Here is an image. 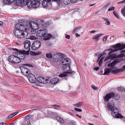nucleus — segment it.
<instances>
[{"instance_id":"nucleus-1","label":"nucleus","mask_w":125,"mask_h":125,"mask_svg":"<svg viewBox=\"0 0 125 125\" xmlns=\"http://www.w3.org/2000/svg\"><path fill=\"white\" fill-rule=\"evenodd\" d=\"M118 61L116 60L108 64V66L110 67L108 68H107L105 70L104 75H107L110 72L113 73H118L123 71V69H117L115 67H114Z\"/></svg>"},{"instance_id":"nucleus-2","label":"nucleus","mask_w":125,"mask_h":125,"mask_svg":"<svg viewBox=\"0 0 125 125\" xmlns=\"http://www.w3.org/2000/svg\"><path fill=\"white\" fill-rule=\"evenodd\" d=\"M107 106L108 108L112 111V114L114 117L116 118H123V117L118 113V109L115 107L113 102L108 103Z\"/></svg>"},{"instance_id":"nucleus-3","label":"nucleus","mask_w":125,"mask_h":125,"mask_svg":"<svg viewBox=\"0 0 125 125\" xmlns=\"http://www.w3.org/2000/svg\"><path fill=\"white\" fill-rule=\"evenodd\" d=\"M62 68L63 70L66 71H67L59 74V76L60 77H66L68 76V74L72 75V74L74 73V72L70 70V65L68 63H66V64L63 65Z\"/></svg>"},{"instance_id":"nucleus-4","label":"nucleus","mask_w":125,"mask_h":125,"mask_svg":"<svg viewBox=\"0 0 125 125\" xmlns=\"http://www.w3.org/2000/svg\"><path fill=\"white\" fill-rule=\"evenodd\" d=\"M21 24L18 23L15 26V29L17 30L14 31L13 32V34L19 38H22L26 37L27 35L26 34H24L22 31L20 32V31Z\"/></svg>"},{"instance_id":"nucleus-5","label":"nucleus","mask_w":125,"mask_h":125,"mask_svg":"<svg viewBox=\"0 0 125 125\" xmlns=\"http://www.w3.org/2000/svg\"><path fill=\"white\" fill-rule=\"evenodd\" d=\"M8 60L10 62L15 63H19L21 62V60L18 57L16 53L15 55H14L10 56L9 57Z\"/></svg>"},{"instance_id":"nucleus-6","label":"nucleus","mask_w":125,"mask_h":125,"mask_svg":"<svg viewBox=\"0 0 125 125\" xmlns=\"http://www.w3.org/2000/svg\"><path fill=\"white\" fill-rule=\"evenodd\" d=\"M29 1L28 3V6L29 9L31 8H36L39 6L40 4V2L34 1V2H32L31 0H28Z\"/></svg>"},{"instance_id":"nucleus-7","label":"nucleus","mask_w":125,"mask_h":125,"mask_svg":"<svg viewBox=\"0 0 125 125\" xmlns=\"http://www.w3.org/2000/svg\"><path fill=\"white\" fill-rule=\"evenodd\" d=\"M20 31H22V32H23L24 34L26 33L27 34L26 31H27L29 30V27L28 24H27L26 23H21V27Z\"/></svg>"},{"instance_id":"nucleus-8","label":"nucleus","mask_w":125,"mask_h":125,"mask_svg":"<svg viewBox=\"0 0 125 125\" xmlns=\"http://www.w3.org/2000/svg\"><path fill=\"white\" fill-rule=\"evenodd\" d=\"M13 50L16 51L15 53L20 60L21 59H23L24 58L25 55L23 53L22 51L19 50L18 49H14Z\"/></svg>"},{"instance_id":"nucleus-9","label":"nucleus","mask_w":125,"mask_h":125,"mask_svg":"<svg viewBox=\"0 0 125 125\" xmlns=\"http://www.w3.org/2000/svg\"><path fill=\"white\" fill-rule=\"evenodd\" d=\"M40 42L37 41H34L32 44L31 48L33 50H36L38 49L41 45Z\"/></svg>"},{"instance_id":"nucleus-10","label":"nucleus","mask_w":125,"mask_h":125,"mask_svg":"<svg viewBox=\"0 0 125 125\" xmlns=\"http://www.w3.org/2000/svg\"><path fill=\"white\" fill-rule=\"evenodd\" d=\"M117 96L114 93H110L107 94L105 97L104 100L106 101H108L112 97L114 99H116Z\"/></svg>"},{"instance_id":"nucleus-11","label":"nucleus","mask_w":125,"mask_h":125,"mask_svg":"<svg viewBox=\"0 0 125 125\" xmlns=\"http://www.w3.org/2000/svg\"><path fill=\"white\" fill-rule=\"evenodd\" d=\"M28 0H16V5L25 6L27 4L28 5Z\"/></svg>"},{"instance_id":"nucleus-12","label":"nucleus","mask_w":125,"mask_h":125,"mask_svg":"<svg viewBox=\"0 0 125 125\" xmlns=\"http://www.w3.org/2000/svg\"><path fill=\"white\" fill-rule=\"evenodd\" d=\"M20 69L22 73L25 76H27L29 74L31 73L29 70L25 67L21 66Z\"/></svg>"},{"instance_id":"nucleus-13","label":"nucleus","mask_w":125,"mask_h":125,"mask_svg":"<svg viewBox=\"0 0 125 125\" xmlns=\"http://www.w3.org/2000/svg\"><path fill=\"white\" fill-rule=\"evenodd\" d=\"M47 33V31L46 29L40 30L37 31V36L38 37H42L45 35Z\"/></svg>"},{"instance_id":"nucleus-14","label":"nucleus","mask_w":125,"mask_h":125,"mask_svg":"<svg viewBox=\"0 0 125 125\" xmlns=\"http://www.w3.org/2000/svg\"><path fill=\"white\" fill-rule=\"evenodd\" d=\"M29 81L31 83H35L36 81V78L34 75L31 73H30L27 76Z\"/></svg>"},{"instance_id":"nucleus-15","label":"nucleus","mask_w":125,"mask_h":125,"mask_svg":"<svg viewBox=\"0 0 125 125\" xmlns=\"http://www.w3.org/2000/svg\"><path fill=\"white\" fill-rule=\"evenodd\" d=\"M116 58V54H111L106 57L104 61L107 62H110L112 60L115 59Z\"/></svg>"},{"instance_id":"nucleus-16","label":"nucleus","mask_w":125,"mask_h":125,"mask_svg":"<svg viewBox=\"0 0 125 125\" xmlns=\"http://www.w3.org/2000/svg\"><path fill=\"white\" fill-rule=\"evenodd\" d=\"M25 48L29 50H30L31 47V42L30 41L27 40L25 41L24 43Z\"/></svg>"},{"instance_id":"nucleus-17","label":"nucleus","mask_w":125,"mask_h":125,"mask_svg":"<svg viewBox=\"0 0 125 125\" xmlns=\"http://www.w3.org/2000/svg\"><path fill=\"white\" fill-rule=\"evenodd\" d=\"M31 27L32 29L35 30H38L39 28L38 25L34 22L31 23Z\"/></svg>"},{"instance_id":"nucleus-18","label":"nucleus","mask_w":125,"mask_h":125,"mask_svg":"<svg viewBox=\"0 0 125 125\" xmlns=\"http://www.w3.org/2000/svg\"><path fill=\"white\" fill-rule=\"evenodd\" d=\"M114 46L116 48L118 49V51L119 50H121L124 49L125 48V44L118 43Z\"/></svg>"},{"instance_id":"nucleus-19","label":"nucleus","mask_w":125,"mask_h":125,"mask_svg":"<svg viewBox=\"0 0 125 125\" xmlns=\"http://www.w3.org/2000/svg\"><path fill=\"white\" fill-rule=\"evenodd\" d=\"M47 79H46L43 77H39L37 78L38 81L41 83L46 84L47 83Z\"/></svg>"},{"instance_id":"nucleus-20","label":"nucleus","mask_w":125,"mask_h":125,"mask_svg":"<svg viewBox=\"0 0 125 125\" xmlns=\"http://www.w3.org/2000/svg\"><path fill=\"white\" fill-rule=\"evenodd\" d=\"M59 80V78L57 77H55L50 80V82L52 84H54L57 83Z\"/></svg>"},{"instance_id":"nucleus-21","label":"nucleus","mask_w":125,"mask_h":125,"mask_svg":"<svg viewBox=\"0 0 125 125\" xmlns=\"http://www.w3.org/2000/svg\"><path fill=\"white\" fill-rule=\"evenodd\" d=\"M70 59L68 58H63L60 61V63L61 64L64 65L65 63H68Z\"/></svg>"},{"instance_id":"nucleus-22","label":"nucleus","mask_w":125,"mask_h":125,"mask_svg":"<svg viewBox=\"0 0 125 125\" xmlns=\"http://www.w3.org/2000/svg\"><path fill=\"white\" fill-rule=\"evenodd\" d=\"M62 2L65 4L68 5L70 3L71 0H62ZM72 0L74 2H76V0Z\"/></svg>"},{"instance_id":"nucleus-23","label":"nucleus","mask_w":125,"mask_h":125,"mask_svg":"<svg viewBox=\"0 0 125 125\" xmlns=\"http://www.w3.org/2000/svg\"><path fill=\"white\" fill-rule=\"evenodd\" d=\"M62 53H58L54 55V56H56V58H55V60L57 61H58V60H59L61 58V55Z\"/></svg>"},{"instance_id":"nucleus-24","label":"nucleus","mask_w":125,"mask_h":125,"mask_svg":"<svg viewBox=\"0 0 125 125\" xmlns=\"http://www.w3.org/2000/svg\"><path fill=\"white\" fill-rule=\"evenodd\" d=\"M56 119L58 121L61 123L63 124L64 122V121L59 116H57Z\"/></svg>"},{"instance_id":"nucleus-25","label":"nucleus","mask_w":125,"mask_h":125,"mask_svg":"<svg viewBox=\"0 0 125 125\" xmlns=\"http://www.w3.org/2000/svg\"><path fill=\"white\" fill-rule=\"evenodd\" d=\"M52 38V35L48 34L44 37L43 39L44 40H47L51 39Z\"/></svg>"},{"instance_id":"nucleus-26","label":"nucleus","mask_w":125,"mask_h":125,"mask_svg":"<svg viewBox=\"0 0 125 125\" xmlns=\"http://www.w3.org/2000/svg\"><path fill=\"white\" fill-rule=\"evenodd\" d=\"M83 104V103L82 102H80L73 104V105L75 107L79 108L82 106Z\"/></svg>"},{"instance_id":"nucleus-27","label":"nucleus","mask_w":125,"mask_h":125,"mask_svg":"<svg viewBox=\"0 0 125 125\" xmlns=\"http://www.w3.org/2000/svg\"><path fill=\"white\" fill-rule=\"evenodd\" d=\"M103 35V34H99L96 35L94 36V37L93 38V39L96 40H99V37Z\"/></svg>"},{"instance_id":"nucleus-28","label":"nucleus","mask_w":125,"mask_h":125,"mask_svg":"<svg viewBox=\"0 0 125 125\" xmlns=\"http://www.w3.org/2000/svg\"><path fill=\"white\" fill-rule=\"evenodd\" d=\"M15 0H3V2L5 4H10Z\"/></svg>"},{"instance_id":"nucleus-29","label":"nucleus","mask_w":125,"mask_h":125,"mask_svg":"<svg viewBox=\"0 0 125 125\" xmlns=\"http://www.w3.org/2000/svg\"><path fill=\"white\" fill-rule=\"evenodd\" d=\"M81 26H80L76 27L73 31V33H74L75 32H78L79 30L81 28Z\"/></svg>"},{"instance_id":"nucleus-30","label":"nucleus","mask_w":125,"mask_h":125,"mask_svg":"<svg viewBox=\"0 0 125 125\" xmlns=\"http://www.w3.org/2000/svg\"><path fill=\"white\" fill-rule=\"evenodd\" d=\"M115 48L114 49H112L110 51L109 53L108 54H111V53L113 52H115L118 51V49H117L114 46Z\"/></svg>"},{"instance_id":"nucleus-31","label":"nucleus","mask_w":125,"mask_h":125,"mask_svg":"<svg viewBox=\"0 0 125 125\" xmlns=\"http://www.w3.org/2000/svg\"><path fill=\"white\" fill-rule=\"evenodd\" d=\"M18 113H17V112H15L10 115L8 116V118L10 119L16 115Z\"/></svg>"},{"instance_id":"nucleus-32","label":"nucleus","mask_w":125,"mask_h":125,"mask_svg":"<svg viewBox=\"0 0 125 125\" xmlns=\"http://www.w3.org/2000/svg\"><path fill=\"white\" fill-rule=\"evenodd\" d=\"M121 13L125 17V6L123 9H121Z\"/></svg>"},{"instance_id":"nucleus-33","label":"nucleus","mask_w":125,"mask_h":125,"mask_svg":"<svg viewBox=\"0 0 125 125\" xmlns=\"http://www.w3.org/2000/svg\"><path fill=\"white\" fill-rule=\"evenodd\" d=\"M47 57L49 58H52V55L51 53H47L46 54Z\"/></svg>"},{"instance_id":"nucleus-34","label":"nucleus","mask_w":125,"mask_h":125,"mask_svg":"<svg viewBox=\"0 0 125 125\" xmlns=\"http://www.w3.org/2000/svg\"><path fill=\"white\" fill-rule=\"evenodd\" d=\"M42 4L44 7H46L47 5V2L46 0H44L42 1Z\"/></svg>"},{"instance_id":"nucleus-35","label":"nucleus","mask_w":125,"mask_h":125,"mask_svg":"<svg viewBox=\"0 0 125 125\" xmlns=\"http://www.w3.org/2000/svg\"><path fill=\"white\" fill-rule=\"evenodd\" d=\"M113 14L118 19H119V16L117 13L115 11H114L113 12Z\"/></svg>"},{"instance_id":"nucleus-36","label":"nucleus","mask_w":125,"mask_h":125,"mask_svg":"<svg viewBox=\"0 0 125 125\" xmlns=\"http://www.w3.org/2000/svg\"><path fill=\"white\" fill-rule=\"evenodd\" d=\"M104 59V58L103 57H102L100 59L99 62V66H101L102 63V62L103 60Z\"/></svg>"},{"instance_id":"nucleus-37","label":"nucleus","mask_w":125,"mask_h":125,"mask_svg":"<svg viewBox=\"0 0 125 125\" xmlns=\"http://www.w3.org/2000/svg\"><path fill=\"white\" fill-rule=\"evenodd\" d=\"M54 108L57 109L60 108V107L58 105H55L53 106Z\"/></svg>"},{"instance_id":"nucleus-38","label":"nucleus","mask_w":125,"mask_h":125,"mask_svg":"<svg viewBox=\"0 0 125 125\" xmlns=\"http://www.w3.org/2000/svg\"><path fill=\"white\" fill-rule=\"evenodd\" d=\"M30 50H28L27 51H22L23 53H24V54L25 55V54H26L27 55H28L29 54V52Z\"/></svg>"},{"instance_id":"nucleus-39","label":"nucleus","mask_w":125,"mask_h":125,"mask_svg":"<svg viewBox=\"0 0 125 125\" xmlns=\"http://www.w3.org/2000/svg\"><path fill=\"white\" fill-rule=\"evenodd\" d=\"M75 110L78 112H81L82 111V110L81 109H78L76 108H74Z\"/></svg>"},{"instance_id":"nucleus-40","label":"nucleus","mask_w":125,"mask_h":125,"mask_svg":"<svg viewBox=\"0 0 125 125\" xmlns=\"http://www.w3.org/2000/svg\"><path fill=\"white\" fill-rule=\"evenodd\" d=\"M41 108L40 107H34L31 108V109L32 110H36L37 109H40Z\"/></svg>"},{"instance_id":"nucleus-41","label":"nucleus","mask_w":125,"mask_h":125,"mask_svg":"<svg viewBox=\"0 0 125 125\" xmlns=\"http://www.w3.org/2000/svg\"><path fill=\"white\" fill-rule=\"evenodd\" d=\"M91 87L93 89H94V90H95L96 89H97L98 88L97 87H96L95 86H94V85H93L91 86Z\"/></svg>"},{"instance_id":"nucleus-42","label":"nucleus","mask_w":125,"mask_h":125,"mask_svg":"<svg viewBox=\"0 0 125 125\" xmlns=\"http://www.w3.org/2000/svg\"><path fill=\"white\" fill-rule=\"evenodd\" d=\"M125 3V0H123L121 1H120L118 2V4H120L122 3L124 4Z\"/></svg>"},{"instance_id":"nucleus-43","label":"nucleus","mask_w":125,"mask_h":125,"mask_svg":"<svg viewBox=\"0 0 125 125\" xmlns=\"http://www.w3.org/2000/svg\"><path fill=\"white\" fill-rule=\"evenodd\" d=\"M26 123L27 125H31V124L30 120L27 121Z\"/></svg>"},{"instance_id":"nucleus-44","label":"nucleus","mask_w":125,"mask_h":125,"mask_svg":"<svg viewBox=\"0 0 125 125\" xmlns=\"http://www.w3.org/2000/svg\"><path fill=\"white\" fill-rule=\"evenodd\" d=\"M107 36H106L104 37L103 39V42H104L106 41L107 39Z\"/></svg>"},{"instance_id":"nucleus-45","label":"nucleus","mask_w":125,"mask_h":125,"mask_svg":"<svg viewBox=\"0 0 125 125\" xmlns=\"http://www.w3.org/2000/svg\"><path fill=\"white\" fill-rule=\"evenodd\" d=\"M115 7L114 6L112 7L111 8L109 9H108V11H110V10H114L115 9Z\"/></svg>"},{"instance_id":"nucleus-46","label":"nucleus","mask_w":125,"mask_h":125,"mask_svg":"<svg viewBox=\"0 0 125 125\" xmlns=\"http://www.w3.org/2000/svg\"><path fill=\"white\" fill-rule=\"evenodd\" d=\"M105 23L106 24L109 25L110 24V22L109 20H108V21H107L105 22Z\"/></svg>"},{"instance_id":"nucleus-47","label":"nucleus","mask_w":125,"mask_h":125,"mask_svg":"<svg viewBox=\"0 0 125 125\" xmlns=\"http://www.w3.org/2000/svg\"><path fill=\"white\" fill-rule=\"evenodd\" d=\"M65 37L66 38L68 39H69L70 38V36L66 34Z\"/></svg>"},{"instance_id":"nucleus-48","label":"nucleus","mask_w":125,"mask_h":125,"mask_svg":"<svg viewBox=\"0 0 125 125\" xmlns=\"http://www.w3.org/2000/svg\"><path fill=\"white\" fill-rule=\"evenodd\" d=\"M0 125H8L6 123L3 122L0 123Z\"/></svg>"},{"instance_id":"nucleus-49","label":"nucleus","mask_w":125,"mask_h":125,"mask_svg":"<svg viewBox=\"0 0 125 125\" xmlns=\"http://www.w3.org/2000/svg\"><path fill=\"white\" fill-rule=\"evenodd\" d=\"M103 19L106 22L107 21H108V20L107 19V18H105V17H103Z\"/></svg>"},{"instance_id":"nucleus-50","label":"nucleus","mask_w":125,"mask_h":125,"mask_svg":"<svg viewBox=\"0 0 125 125\" xmlns=\"http://www.w3.org/2000/svg\"><path fill=\"white\" fill-rule=\"evenodd\" d=\"M104 54H105V53H103L100 56V57L99 58L98 60H99V59H100V58H101V57Z\"/></svg>"},{"instance_id":"nucleus-51","label":"nucleus","mask_w":125,"mask_h":125,"mask_svg":"<svg viewBox=\"0 0 125 125\" xmlns=\"http://www.w3.org/2000/svg\"><path fill=\"white\" fill-rule=\"evenodd\" d=\"M3 23L2 22L0 21V25L2 26L3 25Z\"/></svg>"},{"instance_id":"nucleus-52","label":"nucleus","mask_w":125,"mask_h":125,"mask_svg":"<svg viewBox=\"0 0 125 125\" xmlns=\"http://www.w3.org/2000/svg\"><path fill=\"white\" fill-rule=\"evenodd\" d=\"M80 35L78 34L77 33H76L75 36L76 37H78L80 36Z\"/></svg>"},{"instance_id":"nucleus-53","label":"nucleus","mask_w":125,"mask_h":125,"mask_svg":"<svg viewBox=\"0 0 125 125\" xmlns=\"http://www.w3.org/2000/svg\"><path fill=\"white\" fill-rule=\"evenodd\" d=\"M118 90L120 91L122 90V88H121V87H119L118 88Z\"/></svg>"},{"instance_id":"nucleus-54","label":"nucleus","mask_w":125,"mask_h":125,"mask_svg":"<svg viewBox=\"0 0 125 125\" xmlns=\"http://www.w3.org/2000/svg\"><path fill=\"white\" fill-rule=\"evenodd\" d=\"M99 69V68L98 67H96L94 69L96 70H98Z\"/></svg>"},{"instance_id":"nucleus-55","label":"nucleus","mask_w":125,"mask_h":125,"mask_svg":"<svg viewBox=\"0 0 125 125\" xmlns=\"http://www.w3.org/2000/svg\"><path fill=\"white\" fill-rule=\"evenodd\" d=\"M29 116H28L25 118V119L26 120H27L28 119H29Z\"/></svg>"},{"instance_id":"nucleus-56","label":"nucleus","mask_w":125,"mask_h":125,"mask_svg":"<svg viewBox=\"0 0 125 125\" xmlns=\"http://www.w3.org/2000/svg\"><path fill=\"white\" fill-rule=\"evenodd\" d=\"M110 4L109 3H108L106 5V7H107L108 6L110 5Z\"/></svg>"},{"instance_id":"nucleus-57","label":"nucleus","mask_w":125,"mask_h":125,"mask_svg":"<svg viewBox=\"0 0 125 125\" xmlns=\"http://www.w3.org/2000/svg\"><path fill=\"white\" fill-rule=\"evenodd\" d=\"M95 31V30H93L91 31V32L92 33H94Z\"/></svg>"},{"instance_id":"nucleus-58","label":"nucleus","mask_w":125,"mask_h":125,"mask_svg":"<svg viewBox=\"0 0 125 125\" xmlns=\"http://www.w3.org/2000/svg\"><path fill=\"white\" fill-rule=\"evenodd\" d=\"M76 116L78 117H79V118H81V116L79 115H77Z\"/></svg>"},{"instance_id":"nucleus-59","label":"nucleus","mask_w":125,"mask_h":125,"mask_svg":"<svg viewBox=\"0 0 125 125\" xmlns=\"http://www.w3.org/2000/svg\"><path fill=\"white\" fill-rule=\"evenodd\" d=\"M41 0H34V1H37V2H40V1Z\"/></svg>"},{"instance_id":"nucleus-60","label":"nucleus","mask_w":125,"mask_h":125,"mask_svg":"<svg viewBox=\"0 0 125 125\" xmlns=\"http://www.w3.org/2000/svg\"><path fill=\"white\" fill-rule=\"evenodd\" d=\"M94 4H90L89 5V6H93L94 5Z\"/></svg>"},{"instance_id":"nucleus-61","label":"nucleus","mask_w":125,"mask_h":125,"mask_svg":"<svg viewBox=\"0 0 125 125\" xmlns=\"http://www.w3.org/2000/svg\"><path fill=\"white\" fill-rule=\"evenodd\" d=\"M89 125H94L93 124H92L91 123H89Z\"/></svg>"},{"instance_id":"nucleus-62","label":"nucleus","mask_w":125,"mask_h":125,"mask_svg":"<svg viewBox=\"0 0 125 125\" xmlns=\"http://www.w3.org/2000/svg\"><path fill=\"white\" fill-rule=\"evenodd\" d=\"M123 69H125V65L123 66Z\"/></svg>"},{"instance_id":"nucleus-63","label":"nucleus","mask_w":125,"mask_h":125,"mask_svg":"<svg viewBox=\"0 0 125 125\" xmlns=\"http://www.w3.org/2000/svg\"><path fill=\"white\" fill-rule=\"evenodd\" d=\"M14 124L13 123L10 124V125H13Z\"/></svg>"},{"instance_id":"nucleus-64","label":"nucleus","mask_w":125,"mask_h":125,"mask_svg":"<svg viewBox=\"0 0 125 125\" xmlns=\"http://www.w3.org/2000/svg\"><path fill=\"white\" fill-rule=\"evenodd\" d=\"M93 116L95 117H96L97 118L98 117V116H95V115H93Z\"/></svg>"}]
</instances>
